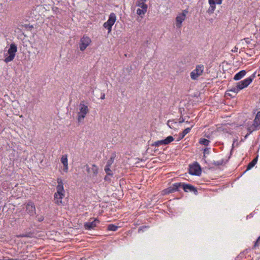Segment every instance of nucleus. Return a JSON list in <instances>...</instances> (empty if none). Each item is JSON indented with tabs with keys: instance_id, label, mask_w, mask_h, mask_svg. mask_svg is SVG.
Segmentation results:
<instances>
[{
	"instance_id": "1",
	"label": "nucleus",
	"mask_w": 260,
	"mask_h": 260,
	"mask_svg": "<svg viewBox=\"0 0 260 260\" xmlns=\"http://www.w3.org/2000/svg\"><path fill=\"white\" fill-rule=\"evenodd\" d=\"M57 183L56 191L54 194V201L56 204L59 206L62 204V199L65 197L66 192L62 180L60 178H57Z\"/></svg>"
},
{
	"instance_id": "2",
	"label": "nucleus",
	"mask_w": 260,
	"mask_h": 260,
	"mask_svg": "<svg viewBox=\"0 0 260 260\" xmlns=\"http://www.w3.org/2000/svg\"><path fill=\"white\" fill-rule=\"evenodd\" d=\"M182 186L183 190L186 192H197V189L192 185L190 184H181L180 183H176L173 184L172 186L169 188L164 189L162 192L163 194H167L170 193H172L178 190V188Z\"/></svg>"
},
{
	"instance_id": "3",
	"label": "nucleus",
	"mask_w": 260,
	"mask_h": 260,
	"mask_svg": "<svg viewBox=\"0 0 260 260\" xmlns=\"http://www.w3.org/2000/svg\"><path fill=\"white\" fill-rule=\"evenodd\" d=\"M89 112V109L88 106L86 105L83 102H81L79 105L78 112H77L78 122H83Z\"/></svg>"
},
{
	"instance_id": "4",
	"label": "nucleus",
	"mask_w": 260,
	"mask_h": 260,
	"mask_svg": "<svg viewBox=\"0 0 260 260\" xmlns=\"http://www.w3.org/2000/svg\"><path fill=\"white\" fill-rule=\"evenodd\" d=\"M255 75L253 74L251 77L238 82L236 86L234 87V90H233L234 94H237L240 90L247 87L251 83Z\"/></svg>"
},
{
	"instance_id": "5",
	"label": "nucleus",
	"mask_w": 260,
	"mask_h": 260,
	"mask_svg": "<svg viewBox=\"0 0 260 260\" xmlns=\"http://www.w3.org/2000/svg\"><path fill=\"white\" fill-rule=\"evenodd\" d=\"M17 51V48L16 46L14 44H11L8 51V54L5 55L4 61L6 63L12 61L15 56Z\"/></svg>"
},
{
	"instance_id": "6",
	"label": "nucleus",
	"mask_w": 260,
	"mask_h": 260,
	"mask_svg": "<svg viewBox=\"0 0 260 260\" xmlns=\"http://www.w3.org/2000/svg\"><path fill=\"white\" fill-rule=\"evenodd\" d=\"M145 2L146 0H139L136 3L137 6L139 7L137 10V14L141 17H143L147 11L148 6Z\"/></svg>"
},
{
	"instance_id": "7",
	"label": "nucleus",
	"mask_w": 260,
	"mask_h": 260,
	"mask_svg": "<svg viewBox=\"0 0 260 260\" xmlns=\"http://www.w3.org/2000/svg\"><path fill=\"white\" fill-rule=\"evenodd\" d=\"M116 20V15L114 13H112L110 14L108 20L104 23L103 26L108 29V34L111 32L112 26L114 25Z\"/></svg>"
},
{
	"instance_id": "8",
	"label": "nucleus",
	"mask_w": 260,
	"mask_h": 260,
	"mask_svg": "<svg viewBox=\"0 0 260 260\" xmlns=\"http://www.w3.org/2000/svg\"><path fill=\"white\" fill-rule=\"evenodd\" d=\"M188 11L186 10H183L181 13H179L175 18V24L177 28H181L182 22L185 20L186 14Z\"/></svg>"
},
{
	"instance_id": "9",
	"label": "nucleus",
	"mask_w": 260,
	"mask_h": 260,
	"mask_svg": "<svg viewBox=\"0 0 260 260\" xmlns=\"http://www.w3.org/2000/svg\"><path fill=\"white\" fill-rule=\"evenodd\" d=\"M204 70V66L199 64L196 69L190 73V77L192 80H197L200 76L203 75Z\"/></svg>"
},
{
	"instance_id": "10",
	"label": "nucleus",
	"mask_w": 260,
	"mask_h": 260,
	"mask_svg": "<svg viewBox=\"0 0 260 260\" xmlns=\"http://www.w3.org/2000/svg\"><path fill=\"white\" fill-rule=\"evenodd\" d=\"M88 176L91 178H95L99 172V168L97 166L92 164L91 166L86 165L85 166Z\"/></svg>"
},
{
	"instance_id": "11",
	"label": "nucleus",
	"mask_w": 260,
	"mask_h": 260,
	"mask_svg": "<svg viewBox=\"0 0 260 260\" xmlns=\"http://www.w3.org/2000/svg\"><path fill=\"white\" fill-rule=\"evenodd\" d=\"M91 39L87 36H83L80 40V49L83 51L90 44Z\"/></svg>"
},
{
	"instance_id": "12",
	"label": "nucleus",
	"mask_w": 260,
	"mask_h": 260,
	"mask_svg": "<svg viewBox=\"0 0 260 260\" xmlns=\"http://www.w3.org/2000/svg\"><path fill=\"white\" fill-rule=\"evenodd\" d=\"M210 5L207 10V12L210 14H213L216 9V4L221 5L222 3V0H208Z\"/></svg>"
},
{
	"instance_id": "13",
	"label": "nucleus",
	"mask_w": 260,
	"mask_h": 260,
	"mask_svg": "<svg viewBox=\"0 0 260 260\" xmlns=\"http://www.w3.org/2000/svg\"><path fill=\"white\" fill-rule=\"evenodd\" d=\"M201 170L200 166L197 164H194L190 166L189 173L193 175H199L201 174Z\"/></svg>"
},
{
	"instance_id": "14",
	"label": "nucleus",
	"mask_w": 260,
	"mask_h": 260,
	"mask_svg": "<svg viewBox=\"0 0 260 260\" xmlns=\"http://www.w3.org/2000/svg\"><path fill=\"white\" fill-rule=\"evenodd\" d=\"M260 125V111L258 112L254 120V122L252 125L248 126V130L250 133L254 131L256 127Z\"/></svg>"
},
{
	"instance_id": "15",
	"label": "nucleus",
	"mask_w": 260,
	"mask_h": 260,
	"mask_svg": "<svg viewBox=\"0 0 260 260\" xmlns=\"http://www.w3.org/2000/svg\"><path fill=\"white\" fill-rule=\"evenodd\" d=\"M174 140V138L172 136H168L166 139L162 140H159L155 142L154 144L152 145L153 146H159L162 145H167Z\"/></svg>"
},
{
	"instance_id": "16",
	"label": "nucleus",
	"mask_w": 260,
	"mask_h": 260,
	"mask_svg": "<svg viewBox=\"0 0 260 260\" xmlns=\"http://www.w3.org/2000/svg\"><path fill=\"white\" fill-rule=\"evenodd\" d=\"M99 223V221L97 219H94L92 221H89L84 224V228L86 230H90L93 229L96 226L97 224Z\"/></svg>"
},
{
	"instance_id": "17",
	"label": "nucleus",
	"mask_w": 260,
	"mask_h": 260,
	"mask_svg": "<svg viewBox=\"0 0 260 260\" xmlns=\"http://www.w3.org/2000/svg\"><path fill=\"white\" fill-rule=\"evenodd\" d=\"M60 161L63 166V171L67 173L69 170L68 155H62L60 158Z\"/></svg>"
},
{
	"instance_id": "18",
	"label": "nucleus",
	"mask_w": 260,
	"mask_h": 260,
	"mask_svg": "<svg viewBox=\"0 0 260 260\" xmlns=\"http://www.w3.org/2000/svg\"><path fill=\"white\" fill-rule=\"evenodd\" d=\"M114 157H111L107 162V164L105 167V171L107 173V175L112 176V171L110 170V167L114 162Z\"/></svg>"
},
{
	"instance_id": "19",
	"label": "nucleus",
	"mask_w": 260,
	"mask_h": 260,
	"mask_svg": "<svg viewBox=\"0 0 260 260\" xmlns=\"http://www.w3.org/2000/svg\"><path fill=\"white\" fill-rule=\"evenodd\" d=\"M26 211L30 215H32L35 213V207L32 202H29L27 203L26 205Z\"/></svg>"
},
{
	"instance_id": "20",
	"label": "nucleus",
	"mask_w": 260,
	"mask_h": 260,
	"mask_svg": "<svg viewBox=\"0 0 260 260\" xmlns=\"http://www.w3.org/2000/svg\"><path fill=\"white\" fill-rule=\"evenodd\" d=\"M246 75V72L244 70H242L240 71L239 73H237L234 77V79L235 80H239L242 78Z\"/></svg>"
},
{
	"instance_id": "21",
	"label": "nucleus",
	"mask_w": 260,
	"mask_h": 260,
	"mask_svg": "<svg viewBox=\"0 0 260 260\" xmlns=\"http://www.w3.org/2000/svg\"><path fill=\"white\" fill-rule=\"evenodd\" d=\"M257 161V157L254 158L251 162H250L247 166L246 170H250L252 168H253L255 165L256 164Z\"/></svg>"
},
{
	"instance_id": "22",
	"label": "nucleus",
	"mask_w": 260,
	"mask_h": 260,
	"mask_svg": "<svg viewBox=\"0 0 260 260\" xmlns=\"http://www.w3.org/2000/svg\"><path fill=\"white\" fill-rule=\"evenodd\" d=\"M209 143H210L209 140H208L206 139L202 138L200 140V143L201 144L204 145L205 146H208L209 145Z\"/></svg>"
},
{
	"instance_id": "23",
	"label": "nucleus",
	"mask_w": 260,
	"mask_h": 260,
	"mask_svg": "<svg viewBox=\"0 0 260 260\" xmlns=\"http://www.w3.org/2000/svg\"><path fill=\"white\" fill-rule=\"evenodd\" d=\"M233 90L234 87L232 88L231 89L228 90L225 93V95L232 97L235 96L236 94H234V91H233Z\"/></svg>"
},
{
	"instance_id": "24",
	"label": "nucleus",
	"mask_w": 260,
	"mask_h": 260,
	"mask_svg": "<svg viewBox=\"0 0 260 260\" xmlns=\"http://www.w3.org/2000/svg\"><path fill=\"white\" fill-rule=\"evenodd\" d=\"M175 124H176V122L171 120H168L167 122V125L171 128H173Z\"/></svg>"
},
{
	"instance_id": "25",
	"label": "nucleus",
	"mask_w": 260,
	"mask_h": 260,
	"mask_svg": "<svg viewBox=\"0 0 260 260\" xmlns=\"http://www.w3.org/2000/svg\"><path fill=\"white\" fill-rule=\"evenodd\" d=\"M118 227L114 224H110L108 226V230L112 231H115Z\"/></svg>"
},
{
	"instance_id": "26",
	"label": "nucleus",
	"mask_w": 260,
	"mask_h": 260,
	"mask_svg": "<svg viewBox=\"0 0 260 260\" xmlns=\"http://www.w3.org/2000/svg\"><path fill=\"white\" fill-rule=\"evenodd\" d=\"M193 127V125H191L190 127H187L185 128L183 132V136L187 135L190 131L191 128Z\"/></svg>"
},
{
	"instance_id": "27",
	"label": "nucleus",
	"mask_w": 260,
	"mask_h": 260,
	"mask_svg": "<svg viewBox=\"0 0 260 260\" xmlns=\"http://www.w3.org/2000/svg\"><path fill=\"white\" fill-rule=\"evenodd\" d=\"M259 241H260V236L258 238V239H257L255 243V244H254L255 247L258 245V243L259 242Z\"/></svg>"
},
{
	"instance_id": "28",
	"label": "nucleus",
	"mask_w": 260,
	"mask_h": 260,
	"mask_svg": "<svg viewBox=\"0 0 260 260\" xmlns=\"http://www.w3.org/2000/svg\"><path fill=\"white\" fill-rule=\"evenodd\" d=\"M43 217L42 216H40L38 217V220L39 221H41L43 220Z\"/></svg>"
},
{
	"instance_id": "29",
	"label": "nucleus",
	"mask_w": 260,
	"mask_h": 260,
	"mask_svg": "<svg viewBox=\"0 0 260 260\" xmlns=\"http://www.w3.org/2000/svg\"><path fill=\"white\" fill-rule=\"evenodd\" d=\"M185 136V135H183V133H182L180 134V135H179V139H182L183 138H184V137Z\"/></svg>"
},
{
	"instance_id": "30",
	"label": "nucleus",
	"mask_w": 260,
	"mask_h": 260,
	"mask_svg": "<svg viewBox=\"0 0 260 260\" xmlns=\"http://www.w3.org/2000/svg\"><path fill=\"white\" fill-rule=\"evenodd\" d=\"M238 51V48L236 47H235L234 49L232 50L233 52H237Z\"/></svg>"
},
{
	"instance_id": "31",
	"label": "nucleus",
	"mask_w": 260,
	"mask_h": 260,
	"mask_svg": "<svg viewBox=\"0 0 260 260\" xmlns=\"http://www.w3.org/2000/svg\"><path fill=\"white\" fill-rule=\"evenodd\" d=\"M105 99V94H104L102 96V97H101V99L103 100V99Z\"/></svg>"
},
{
	"instance_id": "32",
	"label": "nucleus",
	"mask_w": 260,
	"mask_h": 260,
	"mask_svg": "<svg viewBox=\"0 0 260 260\" xmlns=\"http://www.w3.org/2000/svg\"><path fill=\"white\" fill-rule=\"evenodd\" d=\"M184 122V120H181L179 121V123H182Z\"/></svg>"
},
{
	"instance_id": "33",
	"label": "nucleus",
	"mask_w": 260,
	"mask_h": 260,
	"mask_svg": "<svg viewBox=\"0 0 260 260\" xmlns=\"http://www.w3.org/2000/svg\"><path fill=\"white\" fill-rule=\"evenodd\" d=\"M206 150H207V149H205V150H204L205 152H206Z\"/></svg>"
}]
</instances>
